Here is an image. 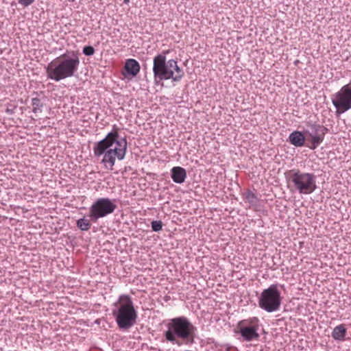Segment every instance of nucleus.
I'll return each mask as SVG.
<instances>
[{"label": "nucleus", "mask_w": 351, "mask_h": 351, "mask_svg": "<svg viewBox=\"0 0 351 351\" xmlns=\"http://www.w3.org/2000/svg\"><path fill=\"white\" fill-rule=\"evenodd\" d=\"M310 129L311 130L304 132L305 136L301 132H293L289 136L290 143L295 147H302L306 139L311 143L308 147L311 149H316L324 141L328 130L324 126L319 124L311 125Z\"/></svg>", "instance_id": "0eeeda50"}, {"label": "nucleus", "mask_w": 351, "mask_h": 351, "mask_svg": "<svg viewBox=\"0 0 351 351\" xmlns=\"http://www.w3.org/2000/svg\"><path fill=\"white\" fill-rule=\"evenodd\" d=\"M32 111L34 114L41 112L43 104L40 99L35 97L32 99Z\"/></svg>", "instance_id": "dca6fc26"}, {"label": "nucleus", "mask_w": 351, "mask_h": 351, "mask_svg": "<svg viewBox=\"0 0 351 351\" xmlns=\"http://www.w3.org/2000/svg\"><path fill=\"white\" fill-rule=\"evenodd\" d=\"M336 114L344 113L351 108V83L343 86L332 97Z\"/></svg>", "instance_id": "9d476101"}, {"label": "nucleus", "mask_w": 351, "mask_h": 351, "mask_svg": "<svg viewBox=\"0 0 351 351\" xmlns=\"http://www.w3.org/2000/svg\"><path fill=\"white\" fill-rule=\"evenodd\" d=\"M19 3L23 6H28L31 5L34 0H18Z\"/></svg>", "instance_id": "aec40b11"}, {"label": "nucleus", "mask_w": 351, "mask_h": 351, "mask_svg": "<svg viewBox=\"0 0 351 351\" xmlns=\"http://www.w3.org/2000/svg\"><path fill=\"white\" fill-rule=\"evenodd\" d=\"M119 131V129L114 125L112 130L93 147L95 156L104 155L101 162L105 169L110 171L114 169L116 158L121 160L126 154L127 141L125 138L118 139Z\"/></svg>", "instance_id": "f257e3e1"}, {"label": "nucleus", "mask_w": 351, "mask_h": 351, "mask_svg": "<svg viewBox=\"0 0 351 351\" xmlns=\"http://www.w3.org/2000/svg\"><path fill=\"white\" fill-rule=\"evenodd\" d=\"M186 178V170L181 167H174L171 169V178L174 182L182 184Z\"/></svg>", "instance_id": "ddd939ff"}, {"label": "nucleus", "mask_w": 351, "mask_h": 351, "mask_svg": "<svg viewBox=\"0 0 351 351\" xmlns=\"http://www.w3.org/2000/svg\"><path fill=\"white\" fill-rule=\"evenodd\" d=\"M116 208L111 199L99 198L90 206L88 216L92 221L96 222L98 219L112 213Z\"/></svg>", "instance_id": "1a4fd4ad"}, {"label": "nucleus", "mask_w": 351, "mask_h": 351, "mask_svg": "<svg viewBox=\"0 0 351 351\" xmlns=\"http://www.w3.org/2000/svg\"><path fill=\"white\" fill-rule=\"evenodd\" d=\"M195 330V326L186 317H178L169 321L165 337L172 343L176 342L177 338L186 340V343H193Z\"/></svg>", "instance_id": "20e7f679"}, {"label": "nucleus", "mask_w": 351, "mask_h": 351, "mask_svg": "<svg viewBox=\"0 0 351 351\" xmlns=\"http://www.w3.org/2000/svg\"><path fill=\"white\" fill-rule=\"evenodd\" d=\"M77 226L82 230H88L90 228L91 224L88 219L83 218L77 220Z\"/></svg>", "instance_id": "f3484780"}, {"label": "nucleus", "mask_w": 351, "mask_h": 351, "mask_svg": "<svg viewBox=\"0 0 351 351\" xmlns=\"http://www.w3.org/2000/svg\"><path fill=\"white\" fill-rule=\"evenodd\" d=\"M162 228V223L160 221H153L152 222V228L155 232L160 231Z\"/></svg>", "instance_id": "a211bd4d"}, {"label": "nucleus", "mask_w": 351, "mask_h": 351, "mask_svg": "<svg viewBox=\"0 0 351 351\" xmlns=\"http://www.w3.org/2000/svg\"><path fill=\"white\" fill-rule=\"evenodd\" d=\"M130 0H123V3L125 4H128L129 3Z\"/></svg>", "instance_id": "412c9836"}, {"label": "nucleus", "mask_w": 351, "mask_h": 351, "mask_svg": "<svg viewBox=\"0 0 351 351\" xmlns=\"http://www.w3.org/2000/svg\"><path fill=\"white\" fill-rule=\"evenodd\" d=\"M83 53L86 55V56H92L95 53V49L93 47L91 46H86L84 47L83 49Z\"/></svg>", "instance_id": "6ab92c4d"}, {"label": "nucleus", "mask_w": 351, "mask_h": 351, "mask_svg": "<svg viewBox=\"0 0 351 351\" xmlns=\"http://www.w3.org/2000/svg\"><path fill=\"white\" fill-rule=\"evenodd\" d=\"M140 69V64L136 60L132 58L128 59L124 65L125 73L123 74L125 77H128V75L133 77L139 73Z\"/></svg>", "instance_id": "f8f14e48"}, {"label": "nucleus", "mask_w": 351, "mask_h": 351, "mask_svg": "<svg viewBox=\"0 0 351 351\" xmlns=\"http://www.w3.org/2000/svg\"><path fill=\"white\" fill-rule=\"evenodd\" d=\"M258 322L259 319L256 317L243 319L239 322V332L245 341H250L258 339Z\"/></svg>", "instance_id": "9b49d317"}, {"label": "nucleus", "mask_w": 351, "mask_h": 351, "mask_svg": "<svg viewBox=\"0 0 351 351\" xmlns=\"http://www.w3.org/2000/svg\"><path fill=\"white\" fill-rule=\"evenodd\" d=\"M281 295L276 285H271L264 289L259 298L258 306L268 313L276 311L281 304Z\"/></svg>", "instance_id": "6e6552de"}, {"label": "nucleus", "mask_w": 351, "mask_h": 351, "mask_svg": "<svg viewBox=\"0 0 351 351\" xmlns=\"http://www.w3.org/2000/svg\"><path fill=\"white\" fill-rule=\"evenodd\" d=\"M289 187L300 194L308 195L316 189V178L313 173L302 172L299 169H292L286 173Z\"/></svg>", "instance_id": "423d86ee"}, {"label": "nucleus", "mask_w": 351, "mask_h": 351, "mask_svg": "<svg viewBox=\"0 0 351 351\" xmlns=\"http://www.w3.org/2000/svg\"><path fill=\"white\" fill-rule=\"evenodd\" d=\"M80 62L77 53H64L48 64L46 68L47 76L56 82L71 77L77 72Z\"/></svg>", "instance_id": "f03ea898"}, {"label": "nucleus", "mask_w": 351, "mask_h": 351, "mask_svg": "<svg viewBox=\"0 0 351 351\" xmlns=\"http://www.w3.org/2000/svg\"><path fill=\"white\" fill-rule=\"evenodd\" d=\"M169 50L164 51L153 60V73L155 80H169L174 82L180 81L184 76L183 70L178 65L177 61L171 59L166 61L165 54Z\"/></svg>", "instance_id": "7ed1b4c3"}, {"label": "nucleus", "mask_w": 351, "mask_h": 351, "mask_svg": "<svg viewBox=\"0 0 351 351\" xmlns=\"http://www.w3.org/2000/svg\"><path fill=\"white\" fill-rule=\"evenodd\" d=\"M346 332L347 330L345 326L343 324H340L334 328L332 332V337L335 340L343 341L345 339Z\"/></svg>", "instance_id": "4468645a"}, {"label": "nucleus", "mask_w": 351, "mask_h": 351, "mask_svg": "<svg viewBox=\"0 0 351 351\" xmlns=\"http://www.w3.org/2000/svg\"><path fill=\"white\" fill-rule=\"evenodd\" d=\"M244 199L245 202H248L250 206H256L258 202L256 195L250 191H247L244 193Z\"/></svg>", "instance_id": "2eb2a0df"}, {"label": "nucleus", "mask_w": 351, "mask_h": 351, "mask_svg": "<svg viewBox=\"0 0 351 351\" xmlns=\"http://www.w3.org/2000/svg\"><path fill=\"white\" fill-rule=\"evenodd\" d=\"M115 306L116 309L113 311L112 315L117 326L121 329H129L135 324L137 318V313L131 298L127 295H121Z\"/></svg>", "instance_id": "39448f33"}]
</instances>
